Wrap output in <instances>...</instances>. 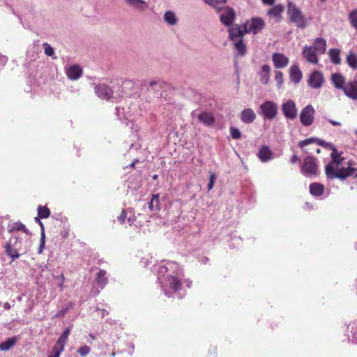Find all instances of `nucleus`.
Here are the masks:
<instances>
[{
	"instance_id": "f257e3e1",
	"label": "nucleus",
	"mask_w": 357,
	"mask_h": 357,
	"mask_svg": "<svg viewBox=\"0 0 357 357\" xmlns=\"http://www.w3.org/2000/svg\"><path fill=\"white\" fill-rule=\"evenodd\" d=\"M342 152H339L335 148H333L331 153V161L325 167V174L328 178H338L344 181L348 178L349 171L351 169H340V165L344 162V158L342 156Z\"/></svg>"
},
{
	"instance_id": "f03ea898",
	"label": "nucleus",
	"mask_w": 357,
	"mask_h": 357,
	"mask_svg": "<svg viewBox=\"0 0 357 357\" xmlns=\"http://www.w3.org/2000/svg\"><path fill=\"white\" fill-rule=\"evenodd\" d=\"M177 267V264L173 261H167L165 265H160L158 268V278L165 277L167 275V282L171 289L174 291H178L181 289L182 283L181 280L177 275L169 274V269H173Z\"/></svg>"
},
{
	"instance_id": "7ed1b4c3",
	"label": "nucleus",
	"mask_w": 357,
	"mask_h": 357,
	"mask_svg": "<svg viewBox=\"0 0 357 357\" xmlns=\"http://www.w3.org/2000/svg\"><path fill=\"white\" fill-rule=\"evenodd\" d=\"M287 15L289 20L298 28L305 29L307 26V19L301 10L292 2L287 6Z\"/></svg>"
},
{
	"instance_id": "20e7f679",
	"label": "nucleus",
	"mask_w": 357,
	"mask_h": 357,
	"mask_svg": "<svg viewBox=\"0 0 357 357\" xmlns=\"http://www.w3.org/2000/svg\"><path fill=\"white\" fill-rule=\"evenodd\" d=\"M301 171L305 176L316 175L318 171L317 159L313 156L306 157L303 160Z\"/></svg>"
},
{
	"instance_id": "39448f33",
	"label": "nucleus",
	"mask_w": 357,
	"mask_h": 357,
	"mask_svg": "<svg viewBox=\"0 0 357 357\" xmlns=\"http://www.w3.org/2000/svg\"><path fill=\"white\" fill-rule=\"evenodd\" d=\"M315 109L311 105L303 107L300 114V120L304 126H310L314 123Z\"/></svg>"
},
{
	"instance_id": "423d86ee",
	"label": "nucleus",
	"mask_w": 357,
	"mask_h": 357,
	"mask_svg": "<svg viewBox=\"0 0 357 357\" xmlns=\"http://www.w3.org/2000/svg\"><path fill=\"white\" fill-rule=\"evenodd\" d=\"M260 109L264 119H273L278 114V107L276 104L270 100L265 101L261 105Z\"/></svg>"
},
{
	"instance_id": "0eeeda50",
	"label": "nucleus",
	"mask_w": 357,
	"mask_h": 357,
	"mask_svg": "<svg viewBox=\"0 0 357 357\" xmlns=\"http://www.w3.org/2000/svg\"><path fill=\"white\" fill-rule=\"evenodd\" d=\"M217 12L222 11L223 13L220 16V22L227 26H230L236 19V13L233 8L229 7H220L219 10L216 9Z\"/></svg>"
},
{
	"instance_id": "6e6552de",
	"label": "nucleus",
	"mask_w": 357,
	"mask_h": 357,
	"mask_svg": "<svg viewBox=\"0 0 357 357\" xmlns=\"http://www.w3.org/2000/svg\"><path fill=\"white\" fill-rule=\"evenodd\" d=\"M282 113L287 119L293 120L297 116L298 110L294 101L287 100L282 105Z\"/></svg>"
},
{
	"instance_id": "1a4fd4ad",
	"label": "nucleus",
	"mask_w": 357,
	"mask_h": 357,
	"mask_svg": "<svg viewBox=\"0 0 357 357\" xmlns=\"http://www.w3.org/2000/svg\"><path fill=\"white\" fill-rule=\"evenodd\" d=\"M264 22L260 18H252L251 21L247 22L245 26L248 33H252L257 34L259 33L264 28Z\"/></svg>"
},
{
	"instance_id": "9d476101",
	"label": "nucleus",
	"mask_w": 357,
	"mask_h": 357,
	"mask_svg": "<svg viewBox=\"0 0 357 357\" xmlns=\"http://www.w3.org/2000/svg\"><path fill=\"white\" fill-rule=\"evenodd\" d=\"M324 78L322 73L314 70L307 79L308 85L312 89H319L322 86Z\"/></svg>"
},
{
	"instance_id": "9b49d317",
	"label": "nucleus",
	"mask_w": 357,
	"mask_h": 357,
	"mask_svg": "<svg viewBox=\"0 0 357 357\" xmlns=\"http://www.w3.org/2000/svg\"><path fill=\"white\" fill-rule=\"evenodd\" d=\"M317 52L312 46L305 45L303 49V56L304 59L310 63L318 64L319 59Z\"/></svg>"
},
{
	"instance_id": "f8f14e48",
	"label": "nucleus",
	"mask_w": 357,
	"mask_h": 357,
	"mask_svg": "<svg viewBox=\"0 0 357 357\" xmlns=\"http://www.w3.org/2000/svg\"><path fill=\"white\" fill-rule=\"evenodd\" d=\"M96 95L102 100H109L112 96L113 91L107 84H99L95 86Z\"/></svg>"
},
{
	"instance_id": "ddd939ff",
	"label": "nucleus",
	"mask_w": 357,
	"mask_h": 357,
	"mask_svg": "<svg viewBox=\"0 0 357 357\" xmlns=\"http://www.w3.org/2000/svg\"><path fill=\"white\" fill-rule=\"evenodd\" d=\"M245 33H248V31L245 25L243 27L236 25L229 29V38L231 41H236L240 38H243V36Z\"/></svg>"
},
{
	"instance_id": "4468645a",
	"label": "nucleus",
	"mask_w": 357,
	"mask_h": 357,
	"mask_svg": "<svg viewBox=\"0 0 357 357\" xmlns=\"http://www.w3.org/2000/svg\"><path fill=\"white\" fill-rule=\"evenodd\" d=\"M272 61L275 68H284L289 63V58L281 53H274L272 56Z\"/></svg>"
},
{
	"instance_id": "2eb2a0df",
	"label": "nucleus",
	"mask_w": 357,
	"mask_h": 357,
	"mask_svg": "<svg viewBox=\"0 0 357 357\" xmlns=\"http://www.w3.org/2000/svg\"><path fill=\"white\" fill-rule=\"evenodd\" d=\"M342 90L347 97L352 100H357V81L349 82Z\"/></svg>"
},
{
	"instance_id": "dca6fc26",
	"label": "nucleus",
	"mask_w": 357,
	"mask_h": 357,
	"mask_svg": "<svg viewBox=\"0 0 357 357\" xmlns=\"http://www.w3.org/2000/svg\"><path fill=\"white\" fill-rule=\"evenodd\" d=\"M256 114L251 108H246L241 111L240 113V119L242 122L246 124H250L256 119Z\"/></svg>"
},
{
	"instance_id": "f3484780",
	"label": "nucleus",
	"mask_w": 357,
	"mask_h": 357,
	"mask_svg": "<svg viewBox=\"0 0 357 357\" xmlns=\"http://www.w3.org/2000/svg\"><path fill=\"white\" fill-rule=\"evenodd\" d=\"M197 118L200 123L208 127L213 126L215 122L213 114L208 112H202Z\"/></svg>"
},
{
	"instance_id": "a211bd4d",
	"label": "nucleus",
	"mask_w": 357,
	"mask_h": 357,
	"mask_svg": "<svg viewBox=\"0 0 357 357\" xmlns=\"http://www.w3.org/2000/svg\"><path fill=\"white\" fill-rule=\"evenodd\" d=\"M313 143H315L317 145L321 146L323 147H328L331 145L330 143L326 142L323 139L312 137H310V138H307V139L301 141L298 143V146L300 148L303 149V147H305L309 144H313Z\"/></svg>"
},
{
	"instance_id": "6ab92c4d",
	"label": "nucleus",
	"mask_w": 357,
	"mask_h": 357,
	"mask_svg": "<svg viewBox=\"0 0 357 357\" xmlns=\"http://www.w3.org/2000/svg\"><path fill=\"white\" fill-rule=\"evenodd\" d=\"M273 151L266 145L262 146L257 153L258 158L263 162L273 159Z\"/></svg>"
},
{
	"instance_id": "aec40b11",
	"label": "nucleus",
	"mask_w": 357,
	"mask_h": 357,
	"mask_svg": "<svg viewBox=\"0 0 357 357\" xmlns=\"http://www.w3.org/2000/svg\"><path fill=\"white\" fill-rule=\"evenodd\" d=\"M289 78L290 80L295 84H298L301 81L303 73L298 66L293 65L291 66L289 70Z\"/></svg>"
},
{
	"instance_id": "412c9836",
	"label": "nucleus",
	"mask_w": 357,
	"mask_h": 357,
	"mask_svg": "<svg viewBox=\"0 0 357 357\" xmlns=\"http://www.w3.org/2000/svg\"><path fill=\"white\" fill-rule=\"evenodd\" d=\"M68 77L72 80H76L82 75V69L77 65L69 67L66 71Z\"/></svg>"
},
{
	"instance_id": "4be33fe9",
	"label": "nucleus",
	"mask_w": 357,
	"mask_h": 357,
	"mask_svg": "<svg viewBox=\"0 0 357 357\" xmlns=\"http://www.w3.org/2000/svg\"><path fill=\"white\" fill-rule=\"evenodd\" d=\"M331 81L336 89H343L345 86V79L340 73H334L331 76Z\"/></svg>"
},
{
	"instance_id": "5701e85b",
	"label": "nucleus",
	"mask_w": 357,
	"mask_h": 357,
	"mask_svg": "<svg viewBox=\"0 0 357 357\" xmlns=\"http://www.w3.org/2000/svg\"><path fill=\"white\" fill-rule=\"evenodd\" d=\"M313 48L318 54H323L326 50V41L323 38H317L314 40V46Z\"/></svg>"
},
{
	"instance_id": "b1692460",
	"label": "nucleus",
	"mask_w": 357,
	"mask_h": 357,
	"mask_svg": "<svg viewBox=\"0 0 357 357\" xmlns=\"http://www.w3.org/2000/svg\"><path fill=\"white\" fill-rule=\"evenodd\" d=\"M310 192L313 196H321L324 192V186L319 183H312L310 185Z\"/></svg>"
},
{
	"instance_id": "393cba45",
	"label": "nucleus",
	"mask_w": 357,
	"mask_h": 357,
	"mask_svg": "<svg viewBox=\"0 0 357 357\" xmlns=\"http://www.w3.org/2000/svg\"><path fill=\"white\" fill-rule=\"evenodd\" d=\"M5 252L7 255H8L13 260H15L20 257V255L18 252V250L13 248L11 243H7L4 245Z\"/></svg>"
},
{
	"instance_id": "a878e982",
	"label": "nucleus",
	"mask_w": 357,
	"mask_h": 357,
	"mask_svg": "<svg viewBox=\"0 0 357 357\" xmlns=\"http://www.w3.org/2000/svg\"><path fill=\"white\" fill-rule=\"evenodd\" d=\"M233 42L234 44L235 50L238 52V54L240 56H244L247 52V48L243 39L240 38L238 40Z\"/></svg>"
},
{
	"instance_id": "bb28decb",
	"label": "nucleus",
	"mask_w": 357,
	"mask_h": 357,
	"mask_svg": "<svg viewBox=\"0 0 357 357\" xmlns=\"http://www.w3.org/2000/svg\"><path fill=\"white\" fill-rule=\"evenodd\" d=\"M271 68L268 65L265 64L262 66L261 72H260V82L264 84H266L269 80Z\"/></svg>"
},
{
	"instance_id": "cd10ccee",
	"label": "nucleus",
	"mask_w": 357,
	"mask_h": 357,
	"mask_svg": "<svg viewBox=\"0 0 357 357\" xmlns=\"http://www.w3.org/2000/svg\"><path fill=\"white\" fill-rule=\"evenodd\" d=\"M69 335H70V328H68L63 331V333L61 334V335L59 337L55 345L64 349L65 345L67 342Z\"/></svg>"
},
{
	"instance_id": "c85d7f7f",
	"label": "nucleus",
	"mask_w": 357,
	"mask_h": 357,
	"mask_svg": "<svg viewBox=\"0 0 357 357\" xmlns=\"http://www.w3.org/2000/svg\"><path fill=\"white\" fill-rule=\"evenodd\" d=\"M106 275L107 272L105 270H100L96 275V280L102 289L104 288L108 282Z\"/></svg>"
},
{
	"instance_id": "c756f323",
	"label": "nucleus",
	"mask_w": 357,
	"mask_h": 357,
	"mask_svg": "<svg viewBox=\"0 0 357 357\" xmlns=\"http://www.w3.org/2000/svg\"><path fill=\"white\" fill-rule=\"evenodd\" d=\"M149 208L151 211H159L160 210V202H159V195H152V198L149 203Z\"/></svg>"
},
{
	"instance_id": "7c9ffc66",
	"label": "nucleus",
	"mask_w": 357,
	"mask_h": 357,
	"mask_svg": "<svg viewBox=\"0 0 357 357\" xmlns=\"http://www.w3.org/2000/svg\"><path fill=\"white\" fill-rule=\"evenodd\" d=\"M15 343L16 339L15 337L8 338L6 341L0 344V350L8 351L13 347Z\"/></svg>"
},
{
	"instance_id": "2f4dec72",
	"label": "nucleus",
	"mask_w": 357,
	"mask_h": 357,
	"mask_svg": "<svg viewBox=\"0 0 357 357\" xmlns=\"http://www.w3.org/2000/svg\"><path fill=\"white\" fill-rule=\"evenodd\" d=\"M329 56L331 61L335 64H340L341 59L340 57V50L337 49H331L329 50Z\"/></svg>"
},
{
	"instance_id": "473e14b6",
	"label": "nucleus",
	"mask_w": 357,
	"mask_h": 357,
	"mask_svg": "<svg viewBox=\"0 0 357 357\" xmlns=\"http://www.w3.org/2000/svg\"><path fill=\"white\" fill-rule=\"evenodd\" d=\"M164 19L167 23L170 25H175L177 22V19L175 14L172 11H167L165 13Z\"/></svg>"
},
{
	"instance_id": "72a5a7b5",
	"label": "nucleus",
	"mask_w": 357,
	"mask_h": 357,
	"mask_svg": "<svg viewBox=\"0 0 357 357\" xmlns=\"http://www.w3.org/2000/svg\"><path fill=\"white\" fill-rule=\"evenodd\" d=\"M50 210L46 206H38V215L40 218H47L50 215Z\"/></svg>"
},
{
	"instance_id": "f704fd0d",
	"label": "nucleus",
	"mask_w": 357,
	"mask_h": 357,
	"mask_svg": "<svg viewBox=\"0 0 357 357\" xmlns=\"http://www.w3.org/2000/svg\"><path fill=\"white\" fill-rule=\"evenodd\" d=\"M348 19L351 26L357 30V8L351 10L349 14Z\"/></svg>"
},
{
	"instance_id": "c9c22d12",
	"label": "nucleus",
	"mask_w": 357,
	"mask_h": 357,
	"mask_svg": "<svg viewBox=\"0 0 357 357\" xmlns=\"http://www.w3.org/2000/svg\"><path fill=\"white\" fill-rule=\"evenodd\" d=\"M348 65L353 69H357V56L353 53H350L347 57Z\"/></svg>"
},
{
	"instance_id": "e433bc0d",
	"label": "nucleus",
	"mask_w": 357,
	"mask_h": 357,
	"mask_svg": "<svg viewBox=\"0 0 357 357\" xmlns=\"http://www.w3.org/2000/svg\"><path fill=\"white\" fill-rule=\"evenodd\" d=\"M355 165H356V162L352 160H350L347 162V167H340V169H346V170L351 169V171H349V174L348 175V177H349V176H351L352 175H354V173L357 170V169L354 167Z\"/></svg>"
},
{
	"instance_id": "4c0bfd02",
	"label": "nucleus",
	"mask_w": 357,
	"mask_h": 357,
	"mask_svg": "<svg viewBox=\"0 0 357 357\" xmlns=\"http://www.w3.org/2000/svg\"><path fill=\"white\" fill-rule=\"evenodd\" d=\"M283 11V7L281 5H277L271 8L268 11V14L272 16L278 17Z\"/></svg>"
},
{
	"instance_id": "58836bf2",
	"label": "nucleus",
	"mask_w": 357,
	"mask_h": 357,
	"mask_svg": "<svg viewBox=\"0 0 357 357\" xmlns=\"http://www.w3.org/2000/svg\"><path fill=\"white\" fill-rule=\"evenodd\" d=\"M205 2L219 10V4H225L227 0H205Z\"/></svg>"
},
{
	"instance_id": "ea45409f",
	"label": "nucleus",
	"mask_w": 357,
	"mask_h": 357,
	"mask_svg": "<svg viewBox=\"0 0 357 357\" xmlns=\"http://www.w3.org/2000/svg\"><path fill=\"white\" fill-rule=\"evenodd\" d=\"M230 135L234 139H239L241 137V132L238 128L235 127H230Z\"/></svg>"
},
{
	"instance_id": "a19ab883",
	"label": "nucleus",
	"mask_w": 357,
	"mask_h": 357,
	"mask_svg": "<svg viewBox=\"0 0 357 357\" xmlns=\"http://www.w3.org/2000/svg\"><path fill=\"white\" fill-rule=\"evenodd\" d=\"M63 350H64L63 349L54 345V347L52 348L51 353L49 354V356L47 357H59L61 353Z\"/></svg>"
},
{
	"instance_id": "79ce46f5",
	"label": "nucleus",
	"mask_w": 357,
	"mask_h": 357,
	"mask_svg": "<svg viewBox=\"0 0 357 357\" xmlns=\"http://www.w3.org/2000/svg\"><path fill=\"white\" fill-rule=\"evenodd\" d=\"M275 80L278 86H281L283 84V73L281 71L275 72Z\"/></svg>"
},
{
	"instance_id": "37998d69",
	"label": "nucleus",
	"mask_w": 357,
	"mask_h": 357,
	"mask_svg": "<svg viewBox=\"0 0 357 357\" xmlns=\"http://www.w3.org/2000/svg\"><path fill=\"white\" fill-rule=\"evenodd\" d=\"M91 349L88 346H82L77 349V353L82 356H86L89 354Z\"/></svg>"
},
{
	"instance_id": "c03bdc74",
	"label": "nucleus",
	"mask_w": 357,
	"mask_h": 357,
	"mask_svg": "<svg viewBox=\"0 0 357 357\" xmlns=\"http://www.w3.org/2000/svg\"><path fill=\"white\" fill-rule=\"evenodd\" d=\"M43 47H44L45 53L47 56H52L54 54V50L50 45L45 43L43 44Z\"/></svg>"
},
{
	"instance_id": "a18cd8bd",
	"label": "nucleus",
	"mask_w": 357,
	"mask_h": 357,
	"mask_svg": "<svg viewBox=\"0 0 357 357\" xmlns=\"http://www.w3.org/2000/svg\"><path fill=\"white\" fill-rule=\"evenodd\" d=\"M13 229H16L17 231H22L23 232H25V233H26L28 231L25 225L21 222H15Z\"/></svg>"
},
{
	"instance_id": "49530a36",
	"label": "nucleus",
	"mask_w": 357,
	"mask_h": 357,
	"mask_svg": "<svg viewBox=\"0 0 357 357\" xmlns=\"http://www.w3.org/2000/svg\"><path fill=\"white\" fill-rule=\"evenodd\" d=\"M215 178H216L215 174L214 173H211L210 176H209V182L208 184V190H211V189H213Z\"/></svg>"
},
{
	"instance_id": "de8ad7c7",
	"label": "nucleus",
	"mask_w": 357,
	"mask_h": 357,
	"mask_svg": "<svg viewBox=\"0 0 357 357\" xmlns=\"http://www.w3.org/2000/svg\"><path fill=\"white\" fill-rule=\"evenodd\" d=\"M127 218V212L126 210H123L120 215L117 218L118 221L120 224L123 225L126 222Z\"/></svg>"
},
{
	"instance_id": "09e8293b",
	"label": "nucleus",
	"mask_w": 357,
	"mask_h": 357,
	"mask_svg": "<svg viewBox=\"0 0 357 357\" xmlns=\"http://www.w3.org/2000/svg\"><path fill=\"white\" fill-rule=\"evenodd\" d=\"M128 3L137 8H139L141 5H144V2L142 0H126Z\"/></svg>"
},
{
	"instance_id": "8fccbe9b",
	"label": "nucleus",
	"mask_w": 357,
	"mask_h": 357,
	"mask_svg": "<svg viewBox=\"0 0 357 357\" xmlns=\"http://www.w3.org/2000/svg\"><path fill=\"white\" fill-rule=\"evenodd\" d=\"M44 248H45V234H44V231H43L41 233L40 243V246L38 248V253L41 254L43 252Z\"/></svg>"
},
{
	"instance_id": "3c124183",
	"label": "nucleus",
	"mask_w": 357,
	"mask_h": 357,
	"mask_svg": "<svg viewBox=\"0 0 357 357\" xmlns=\"http://www.w3.org/2000/svg\"><path fill=\"white\" fill-rule=\"evenodd\" d=\"M206 357H217L215 348H211L208 350V356Z\"/></svg>"
},
{
	"instance_id": "603ef678",
	"label": "nucleus",
	"mask_w": 357,
	"mask_h": 357,
	"mask_svg": "<svg viewBox=\"0 0 357 357\" xmlns=\"http://www.w3.org/2000/svg\"><path fill=\"white\" fill-rule=\"evenodd\" d=\"M290 161L291 163H296L297 162H301V160L296 155H293L291 157Z\"/></svg>"
},
{
	"instance_id": "864d4df0",
	"label": "nucleus",
	"mask_w": 357,
	"mask_h": 357,
	"mask_svg": "<svg viewBox=\"0 0 357 357\" xmlns=\"http://www.w3.org/2000/svg\"><path fill=\"white\" fill-rule=\"evenodd\" d=\"M40 217H38H38H36V218H35V221H36V222H38V223L40 225V227H41V229H42V232H43V231H44V226H43V222L40 221Z\"/></svg>"
},
{
	"instance_id": "5fc2aeb1",
	"label": "nucleus",
	"mask_w": 357,
	"mask_h": 357,
	"mask_svg": "<svg viewBox=\"0 0 357 357\" xmlns=\"http://www.w3.org/2000/svg\"><path fill=\"white\" fill-rule=\"evenodd\" d=\"M262 2L264 3V4H267V5H270V6H272L275 3V0H262Z\"/></svg>"
},
{
	"instance_id": "6e6d98bb",
	"label": "nucleus",
	"mask_w": 357,
	"mask_h": 357,
	"mask_svg": "<svg viewBox=\"0 0 357 357\" xmlns=\"http://www.w3.org/2000/svg\"><path fill=\"white\" fill-rule=\"evenodd\" d=\"M329 122H330V123H331L333 126H341V123L340 122L334 121V120H332V119H330Z\"/></svg>"
},
{
	"instance_id": "4d7b16f0",
	"label": "nucleus",
	"mask_w": 357,
	"mask_h": 357,
	"mask_svg": "<svg viewBox=\"0 0 357 357\" xmlns=\"http://www.w3.org/2000/svg\"><path fill=\"white\" fill-rule=\"evenodd\" d=\"M157 84H158V82L155 81H151L149 83V85H150V86H153L156 85Z\"/></svg>"
},
{
	"instance_id": "13d9d810",
	"label": "nucleus",
	"mask_w": 357,
	"mask_h": 357,
	"mask_svg": "<svg viewBox=\"0 0 357 357\" xmlns=\"http://www.w3.org/2000/svg\"><path fill=\"white\" fill-rule=\"evenodd\" d=\"M128 223H129V225H130V226L134 223V222H133V221H132V220L130 218H129L128 219Z\"/></svg>"
},
{
	"instance_id": "bf43d9fd",
	"label": "nucleus",
	"mask_w": 357,
	"mask_h": 357,
	"mask_svg": "<svg viewBox=\"0 0 357 357\" xmlns=\"http://www.w3.org/2000/svg\"><path fill=\"white\" fill-rule=\"evenodd\" d=\"M109 312L105 310H102V317H104L105 314H108Z\"/></svg>"
},
{
	"instance_id": "052dcab7",
	"label": "nucleus",
	"mask_w": 357,
	"mask_h": 357,
	"mask_svg": "<svg viewBox=\"0 0 357 357\" xmlns=\"http://www.w3.org/2000/svg\"><path fill=\"white\" fill-rule=\"evenodd\" d=\"M158 178V175L155 174L153 176V179L156 180Z\"/></svg>"
},
{
	"instance_id": "680f3d73",
	"label": "nucleus",
	"mask_w": 357,
	"mask_h": 357,
	"mask_svg": "<svg viewBox=\"0 0 357 357\" xmlns=\"http://www.w3.org/2000/svg\"><path fill=\"white\" fill-rule=\"evenodd\" d=\"M89 336H90L93 340H95V339H96L95 336H94V335H91V334H90V335H89Z\"/></svg>"
},
{
	"instance_id": "e2e57ef3",
	"label": "nucleus",
	"mask_w": 357,
	"mask_h": 357,
	"mask_svg": "<svg viewBox=\"0 0 357 357\" xmlns=\"http://www.w3.org/2000/svg\"><path fill=\"white\" fill-rule=\"evenodd\" d=\"M64 314H65V310H63V311H61V312H60V314H61V315H63Z\"/></svg>"
},
{
	"instance_id": "0e129e2a",
	"label": "nucleus",
	"mask_w": 357,
	"mask_h": 357,
	"mask_svg": "<svg viewBox=\"0 0 357 357\" xmlns=\"http://www.w3.org/2000/svg\"><path fill=\"white\" fill-rule=\"evenodd\" d=\"M320 151H320V149H318L317 150V153H320Z\"/></svg>"
},
{
	"instance_id": "69168bd1",
	"label": "nucleus",
	"mask_w": 357,
	"mask_h": 357,
	"mask_svg": "<svg viewBox=\"0 0 357 357\" xmlns=\"http://www.w3.org/2000/svg\"><path fill=\"white\" fill-rule=\"evenodd\" d=\"M354 178H357V173H356V174H354Z\"/></svg>"
}]
</instances>
